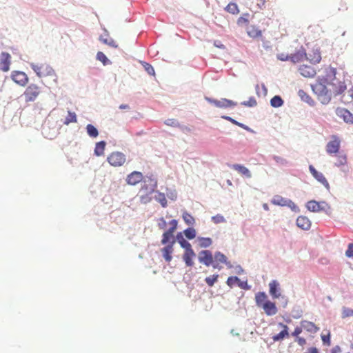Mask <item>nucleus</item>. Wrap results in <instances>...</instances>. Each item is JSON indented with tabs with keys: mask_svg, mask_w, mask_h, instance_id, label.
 Instances as JSON below:
<instances>
[{
	"mask_svg": "<svg viewBox=\"0 0 353 353\" xmlns=\"http://www.w3.org/2000/svg\"><path fill=\"white\" fill-rule=\"evenodd\" d=\"M316 83L319 85H325L326 86L327 85H335V83L334 82H330L326 78L325 75L323 76H318L316 79Z\"/></svg>",
	"mask_w": 353,
	"mask_h": 353,
	"instance_id": "a18cd8bd",
	"label": "nucleus"
},
{
	"mask_svg": "<svg viewBox=\"0 0 353 353\" xmlns=\"http://www.w3.org/2000/svg\"><path fill=\"white\" fill-rule=\"evenodd\" d=\"M299 71L304 77H313L316 74V70L312 66L302 65L299 67Z\"/></svg>",
	"mask_w": 353,
	"mask_h": 353,
	"instance_id": "412c9836",
	"label": "nucleus"
},
{
	"mask_svg": "<svg viewBox=\"0 0 353 353\" xmlns=\"http://www.w3.org/2000/svg\"><path fill=\"white\" fill-rule=\"evenodd\" d=\"M11 79L18 85L24 86L28 81L27 74L21 71L14 70L11 73Z\"/></svg>",
	"mask_w": 353,
	"mask_h": 353,
	"instance_id": "6e6552de",
	"label": "nucleus"
},
{
	"mask_svg": "<svg viewBox=\"0 0 353 353\" xmlns=\"http://www.w3.org/2000/svg\"><path fill=\"white\" fill-rule=\"evenodd\" d=\"M272 158L279 165H286L288 163L285 159L279 156L273 155Z\"/></svg>",
	"mask_w": 353,
	"mask_h": 353,
	"instance_id": "bf43d9fd",
	"label": "nucleus"
},
{
	"mask_svg": "<svg viewBox=\"0 0 353 353\" xmlns=\"http://www.w3.org/2000/svg\"><path fill=\"white\" fill-rule=\"evenodd\" d=\"M143 182L144 183H149L150 185V192H155V190L157 188V179L154 174H150V175L145 176V178L143 177Z\"/></svg>",
	"mask_w": 353,
	"mask_h": 353,
	"instance_id": "393cba45",
	"label": "nucleus"
},
{
	"mask_svg": "<svg viewBox=\"0 0 353 353\" xmlns=\"http://www.w3.org/2000/svg\"><path fill=\"white\" fill-rule=\"evenodd\" d=\"M154 192L157 194L154 196V199L159 202L163 208H166L168 206V202L165 198V194L159 190H155Z\"/></svg>",
	"mask_w": 353,
	"mask_h": 353,
	"instance_id": "72a5a7b5",
	"label": "nucleus"
},
{
	"mask_svg": "<svg viewBox=\"0 0 353 353\" xmlns=\"http://www.w3.org/2000/svg\"><path fill=\"white\" fill-rule=\"evenodd\" d=\"M176 241H177L184 250L192 247L191 244L183 237V233L181 232L176 234L174 238V243Z\"/></svg>",
	"mask_w": 353,
	"mask_h": 353,
	"instance_id": "cd10ccee",
	"label": "nucleus"
},
{
	"mask_svg": "<svg viewBox=\"0 0 353 353\" xmlns=\"http://www.w3.org/2000/svg\"><path fill=\"white\" fill-rule=\"evenodd\" d=\"M43 74L44 76H57L54 70L50 65H45Z\"/></svg>",
	"mask_w": 353,
	"mask_h": 353,
	"instance_id": "09e8293b",
	"label": "nucleus"
},
{
	"mask_svg": "<svg viewBox=\"0 0 353 353\" xmlns=\"http://www.w3.org/2000/svg\"><path fill=\"white\" fill-rule=\"evenodd\" d=\"M256 305L263 310L268 316H274L278 312L276 303L268 299V295L263 292L255 294Z\"/></svg>",
	"mask_w": 353,
	"mask_h": 353,
	"instance_id": "f257e3e1",
	"label": "nucleus"
},
{
	"mask_svg": "<svg viewBox=\"0 0 353 353\" xmlns=\"http://www.w3.org/2000/svg\"><path fill=\"white\" fill-rule=\"evenodd\" d=\"M248 34L250 37L257 38L261 35V31L253 27L251 30L248 31Z\"/></svg>",
	"mask_w": 353,
	"mask_h": 353,
	"instance_id": "13d9d810",
	"label": "nucleus"
},
{
	"mask_svg": "<svg viewBox=\"0 0 353 353\" xmlns=\"http://www.w3.org/2000/svg\"><path fill=\"white\" fill-rule=\"evenodd\" d=\"M143 175L141 172L133 171L130 174H128L125 181L128 185H136L139 182L143 181Z\"/></svg>",
	"mask_w": 353,
	"mask_h": 353,
	"instance_id": "9d476101",
	"label": "nucleus"
},
{
	"mask_svg": "<svg viewBox=\"0 0 353 353\" xmlns=\"http://www.w3.org/2000/svg\"><path fill=\"white\" fill-rule=\"evenodd\" d=\"M276 57L279 60L282 61H290V54H284V53L278 54L276 55Z\"/></svg>",
	"mask_w": 353,
	"mask_h": 353,
	"instance_id": "e2e57ef3",
	"label": "nucleus"
},
{
	"mask_svg": "<svg viewBox=\"0 0 353 353\" xmlns=\"http://www.w3.org/2000/svg\"><path fill=\"white\" fill-rule=\"evenodd\" d=\"M164 124L173 128H178L180 125V123L175 119H168L164 121Z\"/></svg>",
	"mask_w": 353,
	"mask_h": 353,
	"instance_id": "603ef678",
	"label": "nucleus"
},
{
	"mask_svg": "<svg viewBox=\"0 0 353 353\" xmlns=\"http://www.w3.org/2000/svg\"><path fill=\"white\" fill-rule=\"evenodd\" d=\"M205 99L210 104L214 105L216 108H234L237 105V103L225 98H221L220 100L215 99L211 97H205Z\"/></svg>",
	"mask_w": 353,
	"mask_h": 353,
	"instance_id": "20e7f679",
	"label": "nucleus"
},
{
	"mask_svg": "<svg viewBox=\"0 0 353 353\" xmlns=\"http://www.w3.org/2000/svg\"><path fill=\"white\" fill-rule=\"evenodd\" d=\"M241 104L247 107H254L257 105V102L254 97H250L248 101H243Z\"/></svg>",
	"mask_w": 353,
	"mask_h": 353,
	"instance_id": "3c124183",
	"label": "nucleus"
},
{
	"mask_svg": "<svg viewBox=\"0 0 353 353\" xmlns=\"http://www.w3.org/2000/svg\"><path fill=\"white\" fill-rule=\"evenodd\" d=\"M106 146V142L105 141H101L97 142L95 145L94 154L97 157H100L104 154L105 148Z\"/></svg>",
	"mask_w": 353,
	"mask_h": 353,
	"instance_id": "2f4dec72",
	"label": "nucleus"
},
{
	"mask_svg": "<svg viewBox=\"0 0 353 353\" xmlns=\"http://www.w3.org/2000/svg\"><path fill=\"white\" fill-rule=\"evenodd\" d=\"M77 121V114L74 112L68 111V115L65 118L63 123L65 125H68L70 123H76Z\"/></svg>",
	"mask_w": 353,
	"mask_h": 353,
	"instance_id": "ea45409f",
	"label": "nucleus"
},
{
	"mask_svg": "<svg viewBox=\"0 0 353 353\" xmlns=\"http://www.w3.org/2000/svg\"><path fill=\"white\" fill-rule=\"evenodd\" d=\"M296 225L300 229L307 231L310 229L312 222L307 216L301 215L297 217Z\"/></svg>",
	"mask_w": 353,
	"mask_h": 353,
	"instance_id": "4468645a",
	"label": "nucleus"
},
{
	"mask_svg": "<svg viewBox=\"0 0 353 353\" xmlns=\"http://www.w3.org/2000/svg\"><path fill=\"white\" fill-rule=\"evenodd\" d=\"M350 316H353V309L343 307L342 308V318L345 319Z\"/></svg>",
	"mask_w": 353,
	"mask_h": 353,
	"instance_id": "5fc2aeb1",
	"label": "nucleus"
},
{
	"mask_svg": "<svg viewBox=\"0 0 353 353\" xmlns=\"http://www.w3.org/2000/svg\"><path fill=\"white\" fill-rule=\"evenodd\" d=\"M30 65L31 68L34 70V72L36 73V74L39 77H42L43 73L41 71V69L42 66H39V65L34 64V63H31L30 64Z\"/></svg>",
	"mask_w": 353,
	"mask_h": 353,
	"instance_id": "680f3d73",
	"label": "nucleus"
},
{
	"mask_svg": "<svg viewBox=\"0 0 353 353\" xmlns=\"http://www.w3.org/2000/svg\"><path fill=\"white\" fill-rule=\"evenodd\" d=\"M195 255L196 254L192 247L185 249L183 260L185 263V265H194V263L192 261V257L195 256Z\"/></svg>",
	"mask_w": 353,
	"mask_h": 353,
	"instance_id": "bb28decb",
	"label": "nucleus"
},
{
	"mask_svg": "<svg viewBox=\"0 0 353 353\" xmlns=\"http://www.w3.org/2000/svg\"><path fill=\"white\" fill-rule=\"evenodd\" d=\"M347 87L345 82H339V86L336 87V90L334 91V95H340L345 90Z\"/></svg>",
	"mask_w": 353,
	"mask_h": 353,
	"instance_id": "8fccbe9b",
	"label": "nucleus"
},
{
	"mask_svg": "<svg viewBox=\"0 0 353 353\" xmlns=\"http://www.w3.org/2000/svg\"><path fill=\"white\" fill-rule=\"evenodd\" d=\"M198 241H199V245L201 248H208L212 243V240L210 237H199Z\"/></svg>",
	"mask_w": 353,
	"mask_h": 353,
	"instance_id": "79ce46f5",
	"label": "nucleus"
},
{
	"mask_svg": "<svg viewBox=\"0 0 353 353\" xmlns=\"http://www.w3.org/2000/svg\"><path fill=\"white\" fill-rule=\"evenodd\" d=\"M325 75L330 82H334L336 79V69L333 67H328L325 69Z\"/></svg>",
	"mask_w": 353,
	"mask_h": 353,
	"instance_id": "473e14b6",
	"label": "nucleus"
},
{
	"mask_svg": "<svg viewBox=\"0 0 353 353\" xmlns=\"http://www.w3.org/2000/svg\"><path fill=\"white\" fill-rule=\"evenodd\" d=\"M219 263L231 265L230 262L228 260V257L220 251H216L213 255V265H219Z\"/></svg>",
	"mask_w": 353,
	"mask_h": 353,
	"instance_id": "a211bd4d",
	"label": "nucleus"
},
{
	"mask_svg": "<svg viewBox=\"0 0 353 353\" xmlns=\"http://www.w3.org/2000/svg\"><path fill=\"white\" fill-rule=\"evenodd\" d=\"M183 234L185 236V237L189 240L194 239L196 236V230L192 227H189L183 230Z\"/></svg>",
	"mask_w": 353,
	"mask_h": 353,
	"instance_id": "a19ab883",
	"label": "nucleus"
},
{
	"mask_svg": "<svg viewBox=\"0 0 353 353\" xmlns=\"http://www.w3.org/2000/svg\"><path fill=\"white\" fill-rule=\"evenodd\" d=\"M270 103L272 108H277L284 104V101L280 95H275L270 99Z\"/></svg>",
	"mask_w": 353,
	"mask_h": 353,
	"instance_id": "f704fd0d",
	"label": "nucleus"
},
{
	"mask_svg": "<svg viewBox=\"0 0 353 353\" xmlns=\"http://www.w3.org/2000/svg\"><path fill=\"white\" fill-rule=\"evenodd\" d=\"M86 131L88 134L92 138H96L99 135L98 129L92 124H88L86 125Z\"/></svg>",
	"mask_w": 353,
	"mask_h": 353,
	"instance_id": "4c0bfd02",
	"label": "nucleus"
},
{
	"mask_svg": "<svg viewBox=\"0 0 353 353\" xmlns=\"http://www.w3.org/2000/svg\"><path fill=\"white\" fill-rule=\"evenodd\" d=\"M286 207L290 208V210L295 213H299L301 211L299 206L296 204H295L291 199H289V201H288Z\"/></svg>",
	"mask_w": 353,
	"mask_h": 353,
	"instance_id": "6e6d98bb",
	"label": "nucleus"
},
{
	"mask_svg": "<svg viewBox=\"0 0 353 353\" xmlns=\"http://www.w3.org/2000/svg\"><path fill=\"white\" fill-rule=\"evenodd\" d=\"M176 229L170 226L168 230L163 232L162 235L161 244L165 245L174 239L175 236L173 233Z\"/></svg>",
	"mask_w": 353,
	"mask_h": 353,
	"instance_id": "aec40b11",
	"label": "nucleus"
},
{
	"mask_svg": "<svg viewBox=\"0 0 353 353\" xmlns=\"http://www.w3.org/2000/svg\"><path fill=\"white\" fill-rule=\"evenodd\" d=\"M166 196L172 201H175L177 199L178 194L174 188H166Z\"/></svg>",
	"mask_w": 353,
	"mask_h": 353,
	"instance_id": "37998d69",
	"label": "nucleus"
},
{
	"mask_svg": "<svg viewBox=\"0 0 353 353\" xmlns=\"http://www.w3.org/2000/svg\"><path fill=\"white\" fill-rule=\"evenodd\" d=\"M1 60L3 65L0 67V70L3 72H8L10 70V65L11 63V56L8 52H2L1 53Z\"/></svg>",
	"mask_w": 353,
	"mask_h": 353,
	"instance_id": "dca6fc26",
	"label": "nucleus"
},
{
	"mask_svg": "<svg viewBox=\"0 0 353 353\" xmlns=\"http://www.w3.org/2000/svg\"><path fill=\"white\" fill-rule=\"evenodd\" d=\"M125 160V155L121 152H113L107 158L108 162L114 167L123 165Z\"/></svg>",
	"mask_w": 353,
	"mask_h": 353,
	"instance_id": "39448f33",
	"label": "nucleus"
},
{
	"mask_svg": "<svg viewBox=\"0 0 353 353\" xmlns=\"http://www.w3.org/2000/svg\"><path fill=\"white\" fill-rule=\"evenodd\" d=\"M199 261L203 265H213V255L212 252L208 250H201L199 253Z\"/></svg>",
	"mask_w": 353,
	"mask_h": 353,
	"instance_id": "9b49d317",
	"label": "nucleus"
},
{
	"mask_svg": "<svg viewBox=\"0 0 353 353\" xmlns=\"http://www.w3.org/2000/svg\"><path fill=\"white\" fill-rule=\"evenodd\" d=\"M345 256L348 258H353V243H350L345 251Z\"/></svg>",
	"mask_w": 353,
	"mask_h": 353,
	"instance_id": "0e129e2a",
	"label": "nucleus"
},
{
	"mask_svg": "<svg viewBox=\"0 0 353 353\" xmlns=\"http://www.w3.org/2000/svg\"><path fill=\"white\" fill-rule=\"evenodd\" d=\"M311 88L314 93L317 95L318 99L322 104L327 105L330 102L332 94L330 90L327 89V86L316 83L314 85H311Z\"/></svg>",
	"mask_w": 353,
	"mask_h": 353,
	"instance_id": "7ed1b4c3",
	"label": "nucleus"
},
{
	"mask_svg": "<svg viewBox=\"0 0 353 353\" xmlns=\"http://www.w3.org/2000/svg\"><path fill=\"white\" fill-rule=\"evenodd\" d=\"M303 329L301 326L295 327L294 332L292 333V336L294 337L299 336V335L302 332Z\"/></svg>",
	"mask_w": 353,
	"mask_h": 353,
	"instance_id": "774afa93",
	"label": "nucleus"
},
{
	"mask_svg": "<svg viewBox=\"0 0 353 353\" xmlns=\"http://www.w3.org/2000/svg\"><path fill=\"white\" fill-rule=\"evenodd\" d=\"M340 143L337 141H330L326 145V151L329 154L336 153L339 152Z\"/></svg>",
	"mask_w": 353,
	"mask_h": 353,
	"instance_id": "c756f323",
	"label": "nucleus"
},
{
	"mask_svg": "<svg viewBox=\"0 0 353 353\" xmlns=\"http://www.w3.org/2000/svg\"><path fill=\"white\" fill-rule=\"evenodd\" d=\"M179 129L184 134H189L192 132V128H190L189 126H187V125H183V124H181L180 123V125L179 127Z\"/></svg>",
	"mask_w": 353,
	"mask_h": 353,
	"instance_id": "69168bd1",
	"label": "nucleus"
},
{
	"mask_svg": "<svg viewBox=\"0 0 353 353\" xmlns=\"http://www.w3.org/2000/svg\"><path fill=\"white\" fill-rule=\"evenodd\" d=\"M307 60L313 64L319 63L321 61V56L319 47L312 49V53L307 54Z\"/></svg>",
	"mask_w": 353,
	"mask_h": 353,
	"instance_id": "f3484780",
	"label": "nucleus"
},
{
	"mask_svg": "<svg viewBox=\"0 0 353 353\" xmlns=\"http://www.w3.org/2000/svg\"><path fill=\"white\" fill-rule=\"evenodd\" d=\"M211 219L216 224L225 222V219L221 214H217L212 216Z\"/></svg>",
	"mask_w": 353,
	"mask_h": 353,
	"instance_id": "4d7b16f0",
	"label": "nucleus"
},
{
	"mask_svg": "<svg viewBox=\"0 0 353 353\" xmlns=\"http://www.w3.org/2000/svg\"><path fill=\"white\" fill-rule=\"evenodd\" d=\"M270 294L273 299H279L281 295L280 284L276 280H273L269 283Z\"/></svg>",
	"mask_w": 353,
	"mask_h": 353,
	"instance_id": "2eb2a0df",
	"label": "nucleus"
},
{
	"mask_svg": "<svg viewBox=\"0 0 353 353\" xmlns=\"http://www.w3.org/2000/svg\"><path fill=\"white\" fill-rule=\"evenodd\" d=\"M279 325L283 327V330L272 337L274 341H279L283 339L285 337L289 336L288 327L281 323H279Z\"/></svg>",
	"mask_w": 353,
	"mask_h": 353,
	"instance_id": "c85d7f7f",
	"label": "nucleus"
},
{
	"mask_svg": "<svg viewBox=\"0 0 353 353\" xmlns=\"http://www.w3.org/2000/svg\"><path fill=\"white\" fill-rule=\"evenodd\" d=\"M167 226V222L165 221V220L164 219L163 217H161L159 219V223H158V227L159 229L161 230H163V229H165Z\"/></svg>",
	"mask_w": 353,
	"mask_h": 353,
	"instance_id": "338daca9",
	"label": "nucleus"
},
{
	"mask_svg": "<svg viewBox=\"0 0 353 353\" xmlns=\"http://www.w3.org/2000/svg\"><path fill=\"white\" fill-rule=\"evenodd\" d=\"M347 163V156L345 154H341L338 157L336 162L334 163V165L340 167L345 165Z\"/></svg>",
	"mask_w": 353,
	"mask_h": 353,
	"instance_id": "de8ad7c7",
	"label": "nucleus"
},
{
	"mask_svg": "<svg viewBox=\"0 0 353 353\" xmlns=\"http://www.w3.org/2000/svg\"><path fill=\"white\" fill-rule=\"evenodd\" d=\"M40 93V88L36 84H30L26 89L23 96L26 102L34 101Z\"/></svg>",
	"mask_w": 353,
	"mask_h": 353,
	"instance_id": "423d86ee",
	"label": "nucleus"
},
{
	"mask_svg": "<svg viewBox=\"0 0 353 353\" xmlns=\"http://www.w3.org/2000/svg\"><path fill=\"white\" fill-rule=\"evenodd\" d=\"M290 61L293 63H296L303 60H307V54L305 48L301 46V48L296 50L294 54H290Z\"/></svg>",
	"mask_w": 353,
	"mask_h": 353,
	"instance_id": "1a4fd4ad",
	"label": "nucleus"
},
{
	"mask_svg": "<svg viewBox=\"0 0 353 353\" xmlns=\"http://www.w3.org/2000/svg\"><path fill=\"white\" fill-rule=\"evenodd\" d=\"M182 218L187 225H193L195 223L194 218L186 210L183 212Z\"/></svg>",
	"mask_w": 353,
	"mask_h": 353,
	"instance_id": "e433bc0d",
	"label": "nucleus"
},
{
	"mask_svg": "<svg viewBox=\"0 0 353 353\" xmlns=\"http://www.w3.org/2000/svg\"><path fill=\"white\" fill-rule=\"evenodd\" d=\"M309 170H310V173L312 174V175L313 176V177L316 181H318L319 183H321L322 185H323L324 187L327 190H330V184H329L327 180L326 179V178L324 176V175L321 172L317 171L312 165H309Z\"/></svg>",
	"mask_w": 353,
	"mask_h": 353,
	"instance_id": "0eeeda50",
	"label": "nucleus"
},
{
	"mask_svg": "<svg viewBox=\"0 0 353 353\" xmlns=\"http://www.w3.org/2000/svg\"><path fill=\"white\" fill-rule=\"evenodd\" d=\"M336 114L338 117L343 118L345 123L353 124V114L348 110L343 108H337Z\"/></svg>",
	"mask_w": 353,
	"mask_h": 353,
	"instance_id": "ddd939ff",
	"label": "nucleus"
},
{
	"mask_svg": "<svg viewBox=\"0 0 353 353\" xmlns=\"http://www.w3.org/2000/svg\"><path fill=\"white\" fill-rule=\"evenodd\" d=\"M153 192H150V190L148 192H146L144 194L140 196V201L141 203L147 204L150 203L152 200L151 194Z\"/></svg>",
	"mask_w": 353,
	"mask_h": 353,
	"instance_id": "49530a36",
	"label": "nucleus"
},
{
	"mask_svg": "<svg viewBox=\"0 0 353 353\" xmlns=\"http://www.w3.org/2000/svg\"><path fill=\"white\" fill-rule=\"evenodd\" d=\"M141 63L149 75H151V76L155 75L154 69L151 64H150L149 63L145 62V61H141Z\"/></svg>",
	"mask_w": 353,
	"mask_h": 353,
	"instance_id": "c03bdc74",
	"label": "nucleus"
},
{
	"mask_svg": "<svg viewBox=\"0 0 353 353\" xmlns=\"http://www.w3.org/2000/svg\"><path fill=\"white\" fill-rule=\"evenodd\" d=\"M230 168L238 171L242 175L245 176L246 178L250 179L252 177V173L245 166L241 164H232L230 165Z\"/></svg>",
	"mask_w": 353,
	"mask_h": 353,
	"instance_id": "b1692460",
	"label": "nucleus"
},
{
	"mask_svg": "<svg viewBox=\"0 0 353 353\" xmlns=\"http://www.w3.org/2000/svg\"><path fill=\"white\" fill-rule=\"evenodd\" d=\"M218 275H212L205 278V281L209 286H212L216 282Z\"/></svg>",
	"mask_w": 353,
	"mask_h": 353,
	"instance_id": "052dcab7",
	"label": "nucleus"
},
{
	"mask_svg": "<svg viewBox=\"0 0 353 353\" xmlns=\"http://www.w3.org/2000/svg\"><path fill=\"white\" fill-rule=\"evenodd\" d=\"M301 325L305 331L311 334H315L319 330V327L311 321L305 320L302 321Z\"/></svg>",
	"mask_w": 353,
	"mask_h": 353,
	"instance_id": "5701e85b",
	"label": "nucleus"
},
{
	"mask_svg": "<svg viewBox=\"0 0 353 353\" xmlns=\"http://www.w3.org/2000/svg\"><path fill=\"white\" fill-rule=\"evenodd\" d=\"M249 15L250 14L248 13H244L242 16H241L237 19V24L239 26H243L244 24H248L249 23V20H248Z\"/></svg>",
	"mask_w": 353,
	"mask_h": 353,
	"instance_id": "864d4df0",
	"label": "nucleus"
},
{
	"mask_svg": "<svg viewBox=\"0 0 353 353\" xmlns=\"http://www.w3.org/2000/svg\"><path fill=\"white\" fill-rule=\"evenodd\" d=\"M298 96L301 98V101L307 103L311 107H314L315 105V101L303 90L300 89L298 91Z\"/></svg>",
	"mask_w": 353,
	"mask_h": 353,
	"instance_id": "a878e982",
	"label": "nucleus"
},
{
	"mask_svg": "<svg viewBox=\"0 0 353 353\" xmlns=\"http://www.w3.org/2000/svg\"><path fill=\"white\" fill-rule=\"evenodd\" d=\"M289 199H290L284 198L280 195H275L272 198L271 203L275 205L285 207L287 206Z\"/></svg>",
	"mask_w": 353,
	"mask_h": 353,
	"instance_id": "7c9ffc66",
	"label": "nucleus"
},
{
	"mask_svg": "<svg viewBox=\"0 0 353 353\" xmlns=\"http://www.w3.org/2000/svg\"><path fill=\"white\" fill-rule=\"evenodd\" d=\"M305 208L312 212H323L330 216L332 213L331 206L325 201H317L316 200H310L305 203Z\"/></svg>",
	"mask_w": 353,
	"mask_h": 353,
	"instance_id": "f03ea898",
	"label": "nucleus"
},
{
	"mask_svg": "<svg viewBox=\"0 0 353 353\" xmlns=\"http://www.w3.org/2000/svg\"><path fill=\"white\" fill-rule=\"evenodd\" d=\"M109 33L106 29H104V35L101 34L99 36V40L103 43L108 45L114 48H117L118 45L116 43L112 38H108Z\"/></svg>",
	"mask_w": 353,
	"mask_h": 353,
	"instance_id": "4be33fe9",
	"label": "nucleus"
},
{
	"mask_svg": "<svg viewBox=\"0 0 353 353\" xmlns=\"http://www.w3.org/2000/svg\"><path fill=\"white\" fill-rule=\"evenodd\" d=\"M225 10L232 14H236L239 12L237 4L234 2H230L228 3L225 8Z\"/></svg>",
	"mask_w": 353,
	"mask_h": 353,
	"instance_id": "58836bf2",
	"label": "nucleus"
},
{
	"mask_svg": "<svg viewBox=\"0 0 353 353\" xmlns=\"http://www.w3.org/2000/svg\"><path fill=\"white\" fill-rule=\"evenodd\" d=\"M97 60L101 61L104 66L112 64V61L106 57V55L101 51H99L96 55Z\"/></svg>",
	"mask_w": 353,
	"mask_h": 353,
	"instance_id": "c9c22d12",
	"label": "nucleus"
},
{
	"mask_svg": "<svg viewBox=\"0 0 353 353\" xmlns=\"http://www.w3.org/2000/svg\"><path fill=\"white\" fill-rule=\"evenodd\" d=\"M227 285L230 288L234 287V285H238L240 288L243 290H249L250 287L248 285L247 281H241L236 276H230L227 281Z\"/></svg>",
	"mask_w": 353,
	"mask_h": 353,
	"instance_id": "f8f14e48",
	"label": "nucleus"
},
{
	"mask_svg": "<svg viewBox=\"0 0 353 353\" xmlns=\"http://www.w3.org/2000/svg\"><path fill=\"white\" fill-rule=\"evenodd\" d=\"M174 244V239L171 242L165 244V247L162 249L163 256L166 262H170L172 259V253L173 251V245Z\"/></svg>",
	"mask_w": 353,
	"mask_h": 353,
	"instance_id": "6ab92c4d",
	"label": "nucleus"
}]
</instances>
